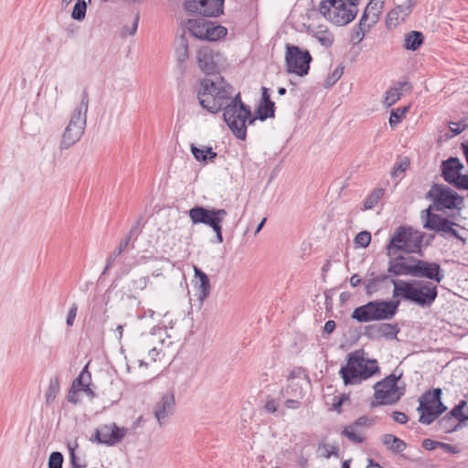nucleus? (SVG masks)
Here are the masks:
<instances>
[{
    "mask_svg": "<svg viewBox=\"0 0 468 468\" xmlns=\"http://www.w3.org/2000/svg\"><path fill=\"white\" fill-rule=\"evenodd\" d=\"M233 87L222 76L204 78L200 81L197 99L202 108L211 113H217L227 105L236 108H250L241 101L240 93L232 96Z\"/></svg>",
    "mask_w": 468,
    "mask_h": 468,
    "instance_id": "1",
    "label": "nucleus"
},
{
    "mask_svg": "<svg viewBox=\"0 0 468 468\" xmlns=\"http://www.w3.org/2000/svg\"><path fill=\"white\" fill-rule=\"evenodd\" d=\"M393 297H401L420 307H431L438 297L437 286L430 281L424 280H394Z\"/></svg>",
    "mask_w": 468,
    "mask_h": 468,
    "instance_id": "2",
    "label": "nucleus"
},
{
    "mask_svg": "<svg viewBox=\"0 0 468 468\" xmlns=\"http://www.w3.org/2000/svg\"><path fill=\"white\" fill-rule=\"evenodd\" d=\"M378 372L377 360L366 358L363 350H356L347 355L346 364L341 367L339 375L346 386H354L361 384Z\"/></svg>",
    "mask_w": 468,
    "mask_h": 468,
    "instance_id": "3",
    "label": "nucleus"
},
{
    "mask_svg": "<svg viewBox=\"0 0 468 468\" xmlns=\"http://www.w3.org/2000/svg\"><path fill=\"white\" fill-rule=\"evenodd\" d=\"M89 108L88 91L81 93V102L72 112L59 143L60 150H67L77 144L82 137L87 125V112Z\"/></svg>",
    "mask_w": 468,
    "mask_h": 468,
    "instance_id": "4",
    "label": "nucleus"
},
{
    "mask_svg": "<svg viewBox=\"0 0 468 468\" xmlns=\"http://www.w3.org/2000/svg\"><path fill=\"white\" fill-rule=\"evenodd\" d=\"M399 305V301H370L355 308L351 318L358 323L391 320L398 313Z\"/></svg>",
    "mask_w": 468,
    "mask_h": 468,
    "instance_id": "5",
    "label": "nucleus"
},
{
    "mask_svg": "<svg viewBox=\"0 0 468 468\" xmlns=\"http://www.w3.org/2000/svg\"><path fill=\"white\" fill-rule=\"evenodd\" d=\"M359 0H321L319 12L336 26L352 22L358 13Z\"/></svg>",
    "mask_w": 468,
    "mask_h": 468,
    "instance_id": "6",
    "label": "nucleus"
},
{
    "mask_svg": "<svg viewBox=\"0 0 468 468\" xmlns=\"http://www.w3.org/2000/svg\"><path fill=\"white\" fill-rule=\"evenodd\" d=\"M424 236V233L414 230L410 227H399L387 246L388 256L396 255L398 251H404L406 253L419 252Z\"/></svg>",
    "mask_w": 468,
    "mask_h": 468,
    "instance_id": "7",
    "label": "nucleus"
},
{
    "mask_svg": "<svg viewBox=\"0 0 468 468\" xmlns=\"http://www.w3.org/2000/svg\"><path fill=\"white\" fill-rule=\"evenodd\" d=\"M399 376L390 374L381 381L375 384L374 399L370 404L372 408L380 405H393L397 403L405 393V388L399 387L398 381L400 378Z\"/></svg>",
    "mask_w": 468,
    "mask_h": 468,
    "instance_id": "8",
    "label": "nucleus"
},
{
    "mask_svg": "<svg viewBox=\"0 0 468 468\" xmlns=\"http://www.w3.org/2000/svg\"><path fill=\"white\" fill-rule=\"evenodd\" d=\"M442 390L440 388L426 391L419 399L417 408L420 413L419 421L425 425L432 423L447 407L441 402Z\"/></svg>",
    "mask_w": 468,
    "mask_h": 468,
    "instance_id": "9",
    "label": "nucleus"
},
{
    "mask_svg": "<svg viewBox=\"0 0 468 468\" xmlns=\"http://www.w3.org/2000/svg\"><path fill=\"white\" fill-rule=\"evenodd\" d=\"M227 211L223 208H207L201 206H196L189 209L188 215L193 224H204L210 227L216 233L218 243L223 242L222 222L227 216Z\"/></svg>",
    "mask_w": 468,
    "mask_h": 468,
    "instance_id": "10",
    "label": "nucleus"
},
{
    "mask_svg": "<svg viewBox=\"0 0 468 468\" xmlns=\"http://www.w3.org/2000/svg\"><path fill=\"white\" fill-rule=\"evenodd\" d=\"M223 119L233 134L239 140H245L247 135V123L255 122L250 108H236L235 105H227L222 109Z\"/></svg>",
    "mask_w": 468,
    "mask_h": 468,
    "instance_id": "11",
    "label": "nucleus"
},
{
    "mask_svg": "<svg viewBox=\"0 0 468 468\" xmlns=\"http://www.w3.org/2000/svg\"><path fill=\"white\" fill-rule=\"evenodd\" d=\"M427 197L433 202L437 210L457 209L464 207V198L447 186L433 184Z\"/></svg>",
    "mask_w": 468,
    "mask_h": 468,
    "instance_id": "12",
    "label": "nucleus"
},
{
    "mask_svg": "<svg viewBox=\"0 0 468 468\" xmlns=\"http://www.w3.org/2000/svg\"><path fill=\"white\" fill-rule=\"evenodd\" d=\"M285 67L288 73L303 77L308 74L313 58L307 49L286 44Z\"/></svg>",
    "mask_w": 468,
    "mask_h": 468,
    "instance_id": "13",
    "label": "nucleus"
},
{
    "mask_svg": "<svg viewBox=\"0 0 468 468\" xmlns=\"http://www.w3.org/2000/svg\"><path fill=\"white\" fill-rule=\"evenodd\" d=\"M189 33L196 38L216 41L227 35V28L205 18L189 19L187 22Z\"/></svg>",
    "mask_w": 468,
    "mask_h": 468,
    "instance_id": "14",
    "label": "nucleus"
},
{
    "mask_svg": "<svg viewBox=\"0 0 468 468\" xmlns=\"http://www.w3.org/2000/svg\"><path fill=\"white\" fill-rule=\"evenodd\" d=\"M423 227L427 229L433 230L440 233L443 239L455 238L461 240L463 243L466 242V239L459 234V232L453 227L461 226L447 218H443L441 215L431 213L428 211L427 219Z\"/></svg>",
    "mask_w": 468,
    "mask_h": 468,
    "instance_id": "15",
    "label": "nucleus"
},
{
    "mask_svg": "<svg viewBox=\"0 0 468 468\" xmlns=\"http://www.w3.org/2000/svg\"><path fill=\"white\" fill-rule=\"evenodd\" d=\"M197 64L200 69L206 73L205 78L221 76L218 73L219 68L224 63V58L221 53L214 50L210 47H201L197 51Z\"/></svg>",
    "mask_w": 468,
    "mask_h": 468,
    "instance_id": "16",
    "label": "nucleus"
},
{
    "mask_svg": "<svg viewBox=\"0 0 468 468\" xmlns=\"http://www.w3.org/2000/svg\"><path fill=\"white\" fill-rule=\"evenodd\" d=\"M441 167L443 179L458 190L463 186L464 178H468V174H462L464 165L458 157L451 156L442 161Z\"/></svg>",
    "mask_w": 468,
    "mask_h": 468,
    "instance_id": "17",
    "label": "nucleus"
},
{
    "mask_svg": "<svg viewBox=\"0 0 468 468\" xmlns=\"http://www.w3.org/2000/svg\"><path fill=\"white\" fill-rule=\"evenodd\" d=\"M127 429L119 428L115 423L105 424L95 430L94 438L91 441L109 446L119 443L126 435Z\"/></svg>",
    "mask_w": 468,
    "mask_h": 468,
    "instance_id": "18",
    "label": "nucleus"
},
{
    "mask_svg": "<svg viewBox=\"0 0 468 468\" xmlns=\"http://www.w3.org/2000/svg\"><path fill=\"white\" fill-rule=\"evenodd\" d=\"M410 262H414L413 277L425 278L430 282H441L444 279L443 270L436 262H429L409 257Z\"/></svg>",
    "mask_w": 468,
    "mask_h": 468,
    "instance_id": "19",
    "label": "nucleus"
},
{
    "mask_svg": "<svg viewBox=\"0 0 468 468\" xmlns=\"http://www.w3.org/2000/svg\"><path fill=\"white\" fill-rule=\"evenodd\" d=\"M399 332L398 324H373L365 327V336L369 339H394Z\"/></svg>",
    "mask_w": 468,
    "mask_h": 468,
    "instance_id": "20",
    "label": "nucleus"
},
{
    "mask_svg": "<svg viewBox=\"0 0 468 468\" xmlns=\"http://www.w3.org/2000/svg\"><path fill=\"white\" fill-rule=\"evenodd\" d=\"M175 396L173 392L162 396L161 399L154 407V415L160 426L167 421L175 410Z\"/></svg>",
    "mask_w": 468,
    "mask_h": 468,
    "instance_id": "21",
    "label": "nucleus"
},
{
    "mask_svg": "<svg viewBox=\"0 0 468 468\" xmlns=\"http://www.w3.org/2000/svg\"><path fill=\"white\" fill-rule=\"evenodd\" d=\"M404 261L406 258L400 255L396 254L389 257L388 271L395 276L410 275L413 277L414 262L409 263Z\"/></svg>",
    "mask_w": 468,
    "mask_h": 468,
    "instance_id": "22",
    "label": "nucleus"
},
{
    "mask_svg": "<svg viewBox=\"0 0 468 468\" xmlns=\"http://www.w3.org/2000/svg\"><path fill=\"white\" fill-rule=\"evenodd\" d=\"M195 277L198 279L199 283L197 285V299L203 303L210 294V282L208 276L197 267H195Z\"/></svg>",
    "mask_w": 468,
    "mask_h": 468,
    "instance_id": "23",
    "label": "nucleus"
},
{
    "mask_svg": "<svg viewBox=\"0 0 468 468\" xmlns=\"http://www.w3.org/2000/svg\"><path fill=\"white\" fill-rule=\"evenodd\" d=\"M384 2L382 0H370L361 16V24H365L370 18L372 24H376L382 12Z\"/></svg>",
    "mask_w": 468,
    "mask_h": 468,
    "instance_id": "24",
    "label": "nucleus"
},
{
    "mask_svg": "<svg viewBox=\"0 0 468 468\" xmlns=\"http://www.w3.org/2000/svg\"><path fill=\"white\" fill-rule=\"evenodd\" d=\"M404 87H407L409 90H411L410 83H409L407 81H399L394 87L389 88L386 91L384 103L388 107H390L393 104H395L401 98V96H402L401 90Z\"/></svg>",
    "mask_w": 468,
    "mask_h": 468,
    "instance_id": "25",
    "label": "nucleus"
},
{
    "mask_svg": "<svg viewBox=\"0 0 468 468\" xmlns=\"http://www.w3.org/2000/svg\"><path fill=\"white\" fill-rule=\"evenodd\" d=\"M370 278L364 281L365 291L367 295L370 296L381 289V283L389 279L387 274H380L375 276L374 272L370 273Z\"/></svg>",
    "mask_w": 468,
    "mask_h": 468,
    "instance_id": "26",
    "label": "nucleus"
},
{
    "mask_svg": "<svg viewBox=\"0 0 468 468\" xmlns=\"http://www.w3.org/2000/svg\"><path fill=\"white\" fill-rule=\"evenodd\" d=\"M381 441L388 451L394 453L402 452L407 448L404 441L392 434H384Z\"/></svg>",
    "mask_w": 468,
    "mask_h": 468,
    "instance_id": "27",
    "label": "nucleus"
},
{
    "mask_svg": "<svg viewBox=\"0 0 468 468\" xmlns=\"http://www.w3.org/2000/svg\"><path fill=\"white\" fill-rule=\"evenodd\" d=\"M149 283L148 276H134L127 284L129 297H135L137 293L144 290Z\"/></svg>",
    "mask_w": 468,
    "mask_h": 468,
    "instance_id": "28",
    "label": "nucleus"
},
{
    "mask_svg": "<svg viewBox=\"0 0 468 468\" xmlns=\"http://www.w3.org/2000/svg\"><path fill=\"white\" fill-rule=\"evenodd\" d=\"M190 149L196 160L205 164L213 161L218 155L212 147L199 148L192 144Z\"/></svg>",
    "mask_w": 468,
    "mask_h": 468,
    "instance_id": "29",
    "label": "nucleus"
},
{
    "mask_svg": "<svg viewBox=\"0 0 468 468\" xmlns=\"http://www.w3.org/2000/svg\"><path fill=\"white\" fill-rule=\"evenodd\" d=\"M404 48L408 50L415 51L423 44L424 36L420 31H410L405 35Z\"/></svg>",
    "mask_w": 468,
    "mask_h": 468,
    "instance_id": "30",
    "label": "nucleus"
},
{
    "mask_svg": "<svg viewBox=\"0 0 468 468\" xmlns=\"http://www.w3.org/2000/svg\"><path fill=\"white\" fill-rule=\"evenodd\" d=\"M170 338L171 335H168L167 329L165 327L157 326L153 328V331L149 335V342L154 344L157 341L162 346H169L172 344Z\"/></svg>",
    "mask_w": 468,
    "mask_h": 468,
    "instance_id": "31",
    "label": "nucleus"
},
{
    "mask_svg": "<svg viewBox=\"0 0 468 468\" xmlns=\"http://www.w3.org/2000/svg\"><path fill=\"white\" fill-rule=\"evenodd\" d=\"M129 243H130V237H126L122 240H121L119 246L107 258L106 265L102 271V275H105L108 272V271L114 265L115 260L126 250Z\"/></svg>",
    "mask_w": 468,
    "mask_h": 468,
    "instance_id": "32",
    "label": "nucleus"
},
{
    "mask_svg": "<svg viewBox=\"0 0 468 468\" xmlns=\"http://www.w3.org/2000/svg\"><path fill=\"white\" fill-rule=\"evenodd\" d=\"M282 397L303 399L304 394L302 385L298 381H292L281 390Z\"/></svg>",
    "mask_w": 468,
    "mask_h": 468,
    "instance_id": "33",
    "label": "nucleus"
},
{
    "mask_svg": "<svg viewBox=\"0 0 468 468\" xmlns=\"http://www.w3.org/2000/svg\"><path fill=\"white\" fill-rule=\"evenodd\" d=\"M385 190L383 188H375L364 201V210H369L375 207L378 201L383 197Z\"/></svg>",
    "mask_w": 468,
    "mask_h": 468,
    "instance_id": "34",
    "label": "nucleus"
},
{
    "mask_svg": "<svg viewBox=\"0 0 468 468\" xmlns=\"http://www.w3.org/2000/svg\"><path fill=\"white\" fill-rule=\"evenodd\" d=\"M59 392V378L58 377H54L50 378L48 389L45 393L46 403L51 404L56 399L58 393Z\"/></svg>",
    "mask_w": 468,
    "mask_h": 468,
    "instance_id": "35",
    "label": "nucleus"
},
{
    "mask_svg": "<svg viewBox=\"0 0 468 468\" xmlns=\"http://www.w3.org/2000/svg\"><path fill=\"white\" fill-rule=\"evenodd\" d=\"M274 103L271 104H265L261 103L259 107L256 110V116H253V118H256L261 121H265L268 118H273L274 117Z\"/></svg>",
    "mask_w": 468,
    "mask_h": 468,
    "instance_id": "36",
    "label": "nucleus"
},
{
    "mask_svg": "<svg viewBox=\"0 0 468 468\" xmlns=\"http://www.w3.org/2000/svg\"><path fill=\"white\" fill-rule=\"evenodd\" d=\"M439 429L444 433H450L456 431L460 424H458L451 416L446 414L438 421Z\"/></svg>",
    "mask_w": 468,
    "mask_h": 468,
    "instance_id": "37",
    "label": "nucleus"
},
{
    "mask_svg": "<svg viewBox=\"0 0 468 468\" xmlns=\"http://www.w3.org/2000/svg\"><path fill=\"white\" fill-rule=\"evenodd\" d=\"M176 57L179 64H183L188 59V44L184 37L179 39V44L176 48Z\"/></svg>",
    "mask_w": 468,
    "mask_h": 468,
    "instance_id": "38",
    "label": "nucleus"
},
{
    "mask_svg": "<svg viewBox=\"0 0 468 468\" xmlns=\"http://www.w3.org/2000/svg\"><path fill=\"white\" fill-rule=\"evenodd\" d=\"M88 366L86 365L80 375L73 380L71 387L82 389L85 384H89L91 381V374L88 370Z\"/></svg>",
    "mask_w": 468,
    "mask_h": 468,
    "instance_id": "39",
    "label": "nucleus"
},
{
    "mask_svg": "<svg viewBox=\"0 0 468 468\" xmlns=\"http://www.w3.org/2000/svg\"><path fill=\"white\" fill-rule=\"evenodd\" d=\"M342 435L354 443H361L365 440V438L356 431V427L353 423L345 427L342 431Z\"/></svg>",
    "mask_w": 468,
    "mask_h": 468,
    "instance_id": "40",
    "label": "nucleus"
},
{
    "mask_svg": "<svg viewBox=\"0 0 468 468\" xmlns=\"http://www.w3.org/2000/svg\"><path fill=\"white\" fill-rule=\"evenodd\" d=\"M87 3L85 0H77L72 13L71 17L77 21H82L86 16Z\"/></svg>",
    "mask_w": 468,
    "mask_h": 468,
    "instance_id": "41",
    "label": "nucleus"
},
{
    "mask_svg": "<svg viewBox=\"0 0 468 468\" xmlns=\"http://www.w3.org/2000/svg\"><path fill=\"white\" fill-rule=\"evenodd\" d=\"M314 37L325 48L331 47L334 43V35L328 30H318Z\"/></svg>",
    "mask_w": 468,
    "mask_h": 468,
    "instance_id": "42",
    "label": "nucleus"
},
{
    "mask_svg": "<svg viewBox=\"0 0 468 468\" xmlns=\"http://www.w3.org/2000/svg\"><path fill=\"white\" fill-rule=\"evenodd\" d=\"M414 5L415 2L413 0H405L402 4L396 5L394 9L398 10L399 15H400V21H404L411 13Z\"/></svg>",
    "mask_w": 468,
    "mask_h": 468,
    "instance_id": "43",
    "label": "nucleus"
},
{
    "mask_svg": "<svg viewBox=\"0 0 468 468\" xmlns=\"http://www.w3.org/2000/svg\"><path fill=\"white\" fill-rule=\"evenodd\" d=\"M207 3L203 0H188L184 4L185 9L189 13H198L202 15V7L206 6Z\"/></svg>",
    "mask_w": 468,
    "mask_h": 468,
    "instance_id": "44",
    "label": "nucleus"
},
{
    "mask_svg": "<svg viewBox=\"0 0 468 468\" xmlns=\"http://www.w3.org/2000/svg\"><path fill=\"white\" fill-rule=\"evenodd\" d=\"M408 109V107H402L397 108L391 112L388 122L392 128L396 127L400 122Z\"/></svg>",
    "mask_w": 468,
    "mask_h": 468,
    "instance_id": "45",
    "label": "nucleus"
},
{
    "mask_svg": "<svg viewBox=\"0 0 468 468\" xmlns=\"http://www.w3.org/2000/svg\"><path fill=\"white\" fill-rule=\"evenodd\" d=\"M365 28H366V23L361 24V19H360L358 25L356 27H354V29L351 33L350 40L353 44H355V45L358 44L363 40V38L365 37Z\"/></svg>",
    "mask_w": 468,
    "mask_h": 468,
    "instance_id": "46",
    "label": "nucleus"
},
{
    "mask_svg": "<svg viewBox=\"0 0 468 468\" xmlns=\"http://www.w3.org/2000/svg\"><path fill=\"white\" fill-rule=\"evenodd\" d=\"M318 449L323 450L322 456L325 459H329L331 456L339 457V448L336 445L319 443Z\"/></svg>",
    "mask_w": 468,
    "mask_h": 468,
    "instance_id": "47",
    "label": "nucleus"
},
{
    "mask_svg": "<svg viewBox=\"0 0 468 468\" xmlns=\"http://www.w3.org/2000/svg\"><path fill=\"white\" fill-rule=\"evenodd\" d=\"M449 127L451 129V132L454 135L460 134L463 131H464L468 127V116L463 117L458 122H451L449 123Z\"/></svg>",
    "mask_w": 468,
    "mask_h": 468,
    "instance_id": "48",
    "label": "nucleus"
},
{
    "mask_svg": "<svg viewBox=\"0 0 468 468\" xmlns=\"http://www.w3.org/2000/svg\"><path fill=\"white\" fill-rule=\"evenodd\" d=\"M466 406L467 402L465 400H461L458 405L452 409L448 415L451 416L455 421H458V424L461 425V420L464 415L463 409Z\"/></svg>",
    "mask_w": 468,
    "mask_h": 468,
    "instance_id": "49",
    "label": "nucleus"
},
{
    "mask_svg": "<svg viewBox=\"0 0 468 468\" xmlns=\"http://www.w3.org/2000/svg\"><path fill=\"white\" fill-rule=\"evenodd\" d=\"M64 458L61 452H53L48 458V468H62Z\"/></svg>",
    "mask_w": 468,
    "mask_h": 468,
    "instance_id": "50",
    "label": "nucleus"
},
{
    "mask_svg": "<svg viewBox=\"0 0 468 468\" xmlns=\"http://www.w3.org/2000/svg\"><path fill=\"white\" fill-rule=\"evenodd\" d=\"M344 73V67L343 66H337L331 74L328 75L326 81H325V87H331L333 86L343 75Z\"/></svg>",
    "mask_w": 468,
    "mask_h": 468,
    "instance_id": "51",
    "label": "nucleus"
},
{
    "mask_svg": "<svg viewBox=\"0 0 468 468\" xmlns=\"http://www.w3.org/2000/svg\"><path fill=\"white\" fill-rule=\"evenodd\" d=\"M370 241L371 234L367 230L359 232L355 238V243L362 248H367Z\"/></svg>",
    "mask_w": 468,
    "mask_h": 468,
    "instance_id": "52",
    "label": "nucleus"
},
{
    "mask_svg": "<svg viewBox=\"0 0 468 468\" xmlns=\"http://www.w3.org/2000/svg\"><path fill=\"white\" fill-rule=\"evenodd\" d=\"M410 166V161L408 158H404L403 160H401L400 162L399 163H396L392 171H391V176L393 177H396L399 176V173H402V172H405Z\"/></svg>",
    "mask_w": 468,
    "mask_h": 468,
    "instance_id": "53",
    "label": "nucleus"
},
{
    "mask_svg": "<svg viewBox=\"0 0 468 468\" xmlns=\"http://www.w3.org/2000/svg\"><path fill=\"white\" fill-rule=\"evenodd\" d=\"M139 19H140L139 14H136L132 26L130 27L128 26H124L122 27V36H127V35L133 36L137 31Z\"/></svg>",
    "mask_w": 468,
    "mask_h": 468,
    "instance_id": "54",
    "label": "nucleus"
},
{
    "mask_svg": "<svg viewBox=\"0 0 468 468\" xmlns=\"http://www.w3.org/2000/svg\"><path fill=\"white\" fill-rule=\"evenodd\" d=\"M80 391H81L80 388H76L70 387L69 389V393L67 395V400L69 403H72L74 405L80 403V395H79Z\"/></svg>",
    "mask_w": 468,
    "mask_h": 468,
    "instance_id": "55",
    "label": "nucleus"
},
{
    "mask_svg": "<svg viewBox=\"0 0 468 468\" xmlns=\"http://www.w3.org/2000/svg\"><path fill=\"white\" fill-rule=\"evenodd\" d=\"M375 420L372 418H368L367 416H361L359 417L353 424L358 428V427H370L374 424Z\"/></svg>",
    "mask_w": 468,
    "mask_h": 468,
    "instance_id": "56",
    "label": "nucleus"
},
{
    "mask_svg": "<svg viewBox=\"0 0 468 468\" xmlns=\"http://www.w3.org/2000/svg\"><path fill=\"white\" fill-rule=\"evenodd\" d=\"M77 311H78V306L76 303H73L68 313V316H67V325L68 326H71L74 323V320L76 318V315H77Z\"/></svg>",
    "mask_w": 468,
    "mask_h": 468,
    "instance_id": "57",
    "label": "nucleus"
},
{
    "mask_svg": "<svg viewBox=\"0 0 468 468\" xmlns=\"http://www.w3.org/2000/svg\"><path fill=\"white\" fill-rule=\"evenodd\" d=\"M392 419L394 420V421H396L399 424H405L409 420L408 416L404 412H401V411H394L392 413Z\"/></svg>",
    "mask_w": 468,
    "mask_h": 468,
    "instance_id": "58",
    "label": "nucleus"
},
{
    "mask_svg": "<svg viewBox=\"0 0 468 468\" xmlns=\"http://www.w3.org/2000/svg\"><path fill=\"white\" fill-rule=\"evenodd\" d=\"M440 441L431 439H424L422 441V447L427 451H432L439 447Z\"/></svg>",
    "mask_w": 468,
    "mask_h": 468,
    "instance_id": "59",
    "label": "nucleus"
},
{
    "mask_svg": "<svg viewBox=\"0 0 468 468\" xmlns=\"http://www.w3.org/2000/svg\"><path fill=\"white\" fill-rule=\"evenodd\" d=\"M302 399H296V398H289L285 400L284 404H285V407L287 409H291V410H296L300 407L301 405V400Z\"/></svg>",
    "mask_w": 468,
    "mask_h": 468,
    "instance_id": "60",
    "label": "nucleus"
},
{
    "mask_svg": "<svg viewBox=\"0 0 468 468\" xmlns=\"http://www.w3.org/2000/svg\"><path fill=\"white\" fill-rule=\"evenodd\" d=\"M264 410L269 413H275L277 411V405L275 400L269 398L264 405Z\"/></svg>",
    "mask_w": 468,
    "mask_h": 468,
    "instance_id": "61",
    "label": "nucleus"
},
{
    "mask_svg": "<svg viewBox=\"0 0 468 468\" xmlns=\"http://www.w3.org/2000/svg\"><path fill=\"white\" fill-rule=\"evenodd\" d=\"M69 451H70V463L72 465V468H86L85 465H81L80 463H78V457L76 456V454L74 452V449L69 447Z\"/></svg>",
    "mask_w": 468,
    "mask_h": 468,
    "instance_id": "62",
    "label": "nucleus"
},
{
    "mask_svg": "<svg viewBox=\"0 0 468 468\" xmlns=\"http://www.w3.org/2000/svg\"><path fill=\"white\" fill-rule=\"evenodd\" d=\"M393 20L396 21V24H399L400 21V15H399L398 10L395 9L388 14V23L391 24Z\"/></svg>",
    "mask_w": 468,
    "mask_h": 468,
    "instance_id": "63",
    "label": "nucleus"
},
{
    "mask_svg": "<svg viewBox=\"0 0 468 468\" xmlns=\"http://www.w3.org/2000/svg\"><path fill=\"white\" fill-rule=\"evenodd\" d=\"M261 90H262V94H261V103H265V104L274 103V102L271 100V98H270L269 89H267L266 87H262Z\"/></svg>",
    "mask_w": 468,
    "mask_h": 468,
    "instance_id": "64",
    "label": "nucleus"
}]
</instances>
